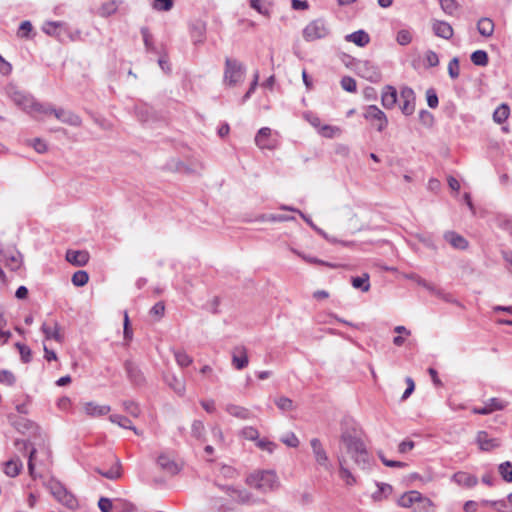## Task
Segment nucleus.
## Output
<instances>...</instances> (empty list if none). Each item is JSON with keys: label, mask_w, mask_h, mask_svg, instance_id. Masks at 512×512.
Segmentation results:
<instances>
[{"label": "nucleus", "mask_w": 512, "mask_h": 512, "mask_svg": "<svg viewBox=\"0 0 512 512\" xmlns=\"http://www.w3.org/2000/svg\"><path fill=\"white\" fill-rule=\"evenodd\" d=\"M341 449L351 457L354 463L365 469L369 465V453L361 437V431L352 427L342 431L340 437Z\"/></svg>", "instance_id": "f257e3e1"}, {"label": "nucleus", "mask_w": 512, "mask_h": 512, "mask_svg": "<svg viewBox=\"0 0 512 512\" xmlns=\"http://www.w3.org/2000/svg\"><path fill=\"white\" fill-rule=\"evenodd\" d=\"M246 482L250 487L264 493L274 491L280 486L274 470H257L247 477Z\"/></svg>", "instance_id": "f03ea898"}, {"label": "nucleus", "mask_w": 512, "mask_h": 512, "mask_svg": "<svg viewBox=\"0 0 512 512\" xmlns=\"http://www.w3.org/2000/svg\"><path fill=\"white\" fill-rule=\"evenodd\" d=\"M246 67L237 59L226 58L223 74V83L227 87L241 85L245 79Z\"/></svg>", "instance_id": "7ed1b4c3"}, {"label": "nucleus", "mask_w": 512, "mask_h": 512, "mask_svg": "<svg viewBox=\"0 0 512 512\" xmlns=\"http://www.w3.org/2000/svg\"><path fill=\"white\" fill-rule=\"evenodd\" d=\"M398 504L402 508H411L414 511L422 509L426 510L432 506V502L430 501V499L423 497L420 492L415 490L403 494L399 498Z\"/></svg>", "instance_id": "20e7f679"}, {"label": "nucleus", "mask_w": 512, "mask_h": 512, "mask_svg": "<svg viewBox=\"0 0 512 512\" xmlns=\"http://www.w3.org/2000/svg\"><path fill=\"white\" fill-rule=\"evenodd\" d=\"M328 34L329 28L323 19L313 20L303 29V37L306 41H315Z\"/></svg>", "instance_id": "39448f33"}, {"label": "nucleus", "mask_w": 512, "mask_h": 512, "mask_svg": "<svg viewBox=\"0 0 512 512\" xmlns=\"http://www.w3.org/2000/svg\"><path fill=\"white\" fill-rule=\"evenodd\" d=\"M5 94L21 109L28 111L31 108L34 98L20 91L15 85L9 84L5 87Z\"/></svg>", "instance_id": "423d86ee"}, {"label": "nucleus", "mask_w": 512, "mask_h": 512, "mask_svg": "<svg viewBox=\"0 0 512 512\" xmlns=\"http://www.w3.org/2000/svg\"><path fill=\"white\" fill-rule=\"evenodd\" d=\"M356 70L360 77L377 83L381 81L382 75L379 68L368 60H360L356 63Z\"/></svg>", "instance_id": "0eeeda50"}, {"label": "nucleus", "mask_w": 512, "mask_h": 512, "mask_svg": "<svg viewBox=\"0 0 512 512\" xmlns=\"http://www.w3.org/2000/svg\"><path fill=\"white\" fill-rule=\"evenodd\" d=\"M255 144L260 149L273 150L277 147V138L273 136L272 130L269 127L261 128L255 136Z\"/></svg>", "instance_id": "6e6552de"}, {"label": "nucleus", "mask_w": 512, "mask_h": 512, "mask_svg": "<svg viewBox=\"0 0 512 512\" xmlns=\"http://www.w3.org/2000/svg\"><path fill=\"white\" fill-rule=\"evenodd\" d=\"M364 118L376 122V128L379 132H382L388 125V119L385 113L376 105H369L366 108Z\"/></svg>", "instance_id": "1a4fd4ad"}, {"label": "nucleus", "mask_w": 512, "mask_h": 512, "mask_svg": "<svg viewBox=\"0 0 512 512\" xmlns=\"http://www.w3.org/2000/svg\"><path fill=\"white\" fill-rule=\"evenodd\" d=\"M400 109L406 116L412 115L415 111V93L410 87H402L400 90Z\"/></svg>", "instance_id": "9d476101"}, {"label": "nucleus", "mask_w": 512, "mask_h": 512, "mask_svg": "<svg viewBox=\"0 0 512 512\" xmlns=\"http://www.w3.org/2000/svg\"><path fill=\"white\" fill-rule=\"evenodd\" d=\"M508 406V402L497 397H492L484 402L483 407H474L472 413L488 415L495 411H502Z\"/></svg>", "instance_id": "9b49d317"}, {"label": "nucleus", "mask_w": 512, "mask_h": 512, "mask_svg": "<svg viewBox=\"0 0 512 512\" xmlns=\"http://www.w3.org/2000/svg\"><path fill=\"white\" fill-rule=\"evenodd\" d=\"M506 506L505 501H489V500H481V501H467L464 505L465 512H469L471 509H490L495 511H500Z\"/></svg>", "instance_id": "f8f14e48"}, {"label": "nucleus", "mask_w": 512, "mask_h": 512, "mask_svg": "<svg viewBox=\"0 0 512 512\" xmlns=\"http://www.w3.org/2000/svg\"><path fill=\"white\" fill-rule=\"evenodd\" d=\"M53 494L55 498L62 503L65 507H67L70 510H76L80 508L78 500L75 498L73 494L68 492L65 488L62 486H57L53 490Z\"/></svg>", "instance_id": "ddd939ff"}, {"label": "nucleus", "mask_w": 512, "mask_h": 512, "mask_svg": "<svg viewBox=\"0 0 512 512\" xmlns=\"http://www.w3.org/2000/svg\"><path fill=\"white\" fill-rule=\"evenodd\" d=\"M189 34L194 45L203 44L206 39V23L197 19L189 24Z\"/></svg>", "instance_id": "4468645a"}, {"label": "nucleus", "mask_w": 512, "mask_h": 512, "mask_svg": "<svg viewBox=\"0 0 512 512\" xmlns=\"http://www.w3.org/2000/svg\"><path fill=\"white\" fill-rule=\"evenodd\" d=\"M127 378L134 386H142L145 383V376L141 369L133 361L127 360L124 363Z\"/></svg>", "instance_id": "2eb2a0df"}, {"label": "nucleus", "mask_w": 512, "mask_h": 512, "mask_svg": "<svg viewBox=\"0 0 512 512\" xmlns=\"http://www.w3.org/2000/svg\"><path fill=\"white\" fill-rule=\"evenodd\" d=\"M224 491L235 503L249 504L254 502V497L245 489L227 486Z\"/></svg>", "instance_id": "dca6fc26"}, {"label": "nucleus", "mask_w": 512, "mask_h": 512, "mask_svg": "<svg viewBox=\"0 0 512 512\" xmlns=\"http://www.w3.org/2000/svg\"><path fill=\"white\" fill-rule=\"evenodd\" d=\"M310 445L316 462L325 469H328L329 460L321 441L318 438H312Z\"/></svg>", "instance_id": "f3484780"}, {"label": "nucleus", "mask_w": 512, "mask_h": 512, "mask_svg": "<svg viewBox=\"0 0 512 512\" xmlns=\"http://www.w3.org/2000/svg\"><path fill=\"white\" fill-rule=\"evenodd\" d=\"M51 113L61 122L68 124L70 126L79 127L82 124V119L77 114L66 111L62 108L59 109H50Z\"/></svg>", "instance_id": "a211bd4d"}, {"label": "nucleus", "mask_w": 512, "mask_h": 512, "mask_svg": "<svg viewBox=\"0 0 512 512\" xmlns=\"http://www.w3.org/2000/svg\"><path fill=\"white\" fill-rule=\"evenodd\" d=\"M451 479L458 486L466 489L472 488L478 483V478L475 475L465 471H458L454 473Z\"/></svg>", "instance_id": "6ab92c4d"}, {"label": "nucleus", "mask_w": 512, "mask_h": 512, "mask_svg": "<svg viewBox=\"0 0 512 512\" xmlns=\"http://www.w3.org/2000/svg\"><path fill=\"white\" fill-rule=\"evenodd\" d=\"M0 261L11 271H17L22 264L21 255L18 252L10 253L0 250Z\"/></svg>", "instance_id": "aec40b11"}, {"label": "nucleus", "mask_w": 512, "mask_h": 512, "mask_svg": "<svg viewBox=\"0 0 512 512\" xmlns=\"http://www.w3.org/2000/svg\"><path fill=\"white\" fill-rule=\"evenodd\" d=\"M476 442L482 451H491L500 446L499 440L491 438L486 431L477 433Z\"/></svg>", "instance_id": "412c9836"}, {"label": "nucleus", "mask_w": 512, "mask_h": 512, "mask_svg": "<svg viewBox=\"0 0 512 512\" xmlns=\"http://www.w3.org/2000/svg\"><path fill=\"white\" fill-rule=\"evenodd\" d=\"M41 331L45 335L46 340H55L59 343L64 341V336L60 332V325L58 322H53V325H49L48 323H43L41 326Z\"/></svg>", "instance_id": "4be33fe9"}, {"label": "nucleus", "mask_w": 512, "mask_h": 512, "mask_svg": "<svg viewBox=\"0 0 512 512\" xmlns=\"http://www.w3.org/2000/svg\"><path fill=\"white\" fill-rule=\"evenodd\" d=\"M249 363L247 350L243 346L235 347L232 352V364L237 370L244 369Z\"/></svg>", "instance_id": "5701e85b"}, {"label": "nucleus", "mask_w": 512, "mask_h": 512, "mask_svg": "<svg viewBox=\"0 0 512 512\" xmlns=\"http://www.w3.org/2000/svg\"><path fill=\"white\" fill-rule=\"evenodd\" d=\"M443 237L455 249L465 250L469 246L468 241L462 235L454 231H446Z\"/></svg>", "instance_id": "b1692460"}, {"label": "nucleus", "mask_w": 512, "mask_h": 512, "mask_svg": "<svg viewBox=\"0 0 512 512\" xmlns=\"http://www.w3.org/2000/svg\"><path fill=\"white\" fill-rule=\"evenodd\" d=\"M432 29L436 36L443 39L448 40L453 36V28L448 22L434 20L432 23Z\"/></svg>", "instance_id": "393cba45"}, {"label": "nucleus", "mask_w": 512, "mask_h": 512, "mask_svg": "<svg viewBox=\"0 0 512 512\" xmlns=\"http://www.w3.org/2000/svg\"><path fill=\"white\" fill-rule=\"evenodd\" d=\"M66 260L75 266H85L89 261V253L87 251L68 250Z\"/></svg>", "instance_id": "a878e982"}, {"label": "nucleus", "mask_w": 512, "mask_h": 512, "mask_svg": "<svg viewBox=\"0 0 512 512\" xmlns=\"http://www.w3.org/2000/svg\"><path fill=\"white\" fill-rule=\"evenodd\" d=\"M347 42L354 43L358 47H365L370 42L369 34L364 30H358L345 36Z\"/></svg>", "instance_id": "bb28decb"}, {"label": "nucleus", "mask_w": 512, "mask_h": 512, "mask_svg": "<svg viewBox=\"0 0 512 512\" xmlns=\"http://www.w3.org/2000/svg\"><path fill=\"white\" fill-rule=\"evenodd\" d=\"M94 471L109 480H117L122 475L121 463L119 459H116L115 463L107 470L97 467L94 469Z\"/></svg>", "instance_id": "cd10ccee"}, {"label": "nucleus", "mask_w": 512, "mask_h": 512, "mask_svg": "<svg viewBox=\"0 0 512 512\" xmlns=\"http://www.w3.org/2000/svg\"><path fill=\"white\" fill-rule=\"evenodd\" d=\"M381 102L386 109H391L395 106L397 102V91L393 86H385L382 92Z\"/></svg>", "instance_id": "c85d7f7f"}, {"label": "nucleus", "mask_w": 512, "mask_h": 512, "mask_svg": "<svg viewBox=\"0 0 512 512\" xmlns=\"http://www.w3.org/2000/svg\"><path fill=\"white\" fill-rule=\"evenodd\" d=\"M84 411L90 416H103L111 411L109 405H98L94 402H88L84 405Z\"/></svg>", "instance_id": "c756f323"}, {"label": "nucleus", "mask_w": 512, "mask_h": 512, "mask_svg": "<svg viewBox=\"0 0 512 512\" xmlns=\"http://www.w3.org/2000/svg\"><path fill=\"white\" fill-rule=\"evenodd\" d=\"M109 420L112 423L117 424L121 428L132 430L137 435L140 434L137 428L134 425H132L131 420L126 416L120 414H112L109 416Z\"/></svg>", "instance_id": "7c9ffc66"}, {"label": "nucleus", "mask_w": 512, "mask_h": 512, "mask_svg": "<svg viewBox=\"0 0 512 512\" xmlns=\"http://www.w3.org/2000/svg\"><path fill=\"white\" fill-rule=\"evenodd\" d=\"M227 413H229L231 416L246 420L251 418V412L242 406L234 405V404H228L225 408Z\"/></svg>", "instance_id": "2f4dec72"}, {"label": "nucleus", "mask_w": 512, "mask_h": 512, "mask_svg": "<svg viewBox=\"0 0 512 512\" xmlns=\"http://www.w3.org/2000/svg\"><path fill=\"white\" fill-rule=\"evenodd\" d=\"M159 466L166 472L174 475L179 471L178 465L167 455H160L157 460Z\"/></svg>", "instance_id": "473e14b6"}, {"label": "nucleus", "mask_w": 512, "mask_h": 512, "mask_svg": "<svg viewBox=\"0 0 512 512\" xmlns=\"http://www.w3.org/2000/svg\"><path fill=\"white\" fill-rule=\"evenodd\" d=\"M137 509H138V507L134 503H132L128 500H125L122 498L114 499V507H113L114 512H134Z\"/></svg>", "instance_id": "72a5a7b5"}, {"label": "nucleus", "mask_w": 512, "mask_h": 512, "mask_svg": "<svg viewBox=\"0 0 512 512\" xmlns=\"http://www.w3.org/2000/svg\"><path fill=\"white\" fill-rule=\"evenodd\" d=\"M510 115V108L507 104L502 103L493 112V120L497 124L504 123Z\"/></svg>", "instance_id": "f704fd0d"}, {"label": "nucleus", "mask_w": 512, "mask_h": 512, "mask_svg": "<svg viewBox=\"0 0 512 512\" xmlns=\"http://www.w3.org/2000/svg\"><path fill=\"white\" fill-rule=\"evenodd\" d=\"M338 462L340 466V477L346 482L347 485H352L355 483V478L352 473L346 468V459L344 456H338Z\"/></svg>", "instance_id": "c9c22d12"}, {"label": "nucleus", "mask_w": 512, "mask_h": 512, "mask_svg": "<svg viewBox=\"0 0 512 512\" xmlns=\"http://www.w3.org/2000/svg\"><path fill=\"white\" fill-rule=\"evenodd\" d=\"M22 469V462L19 459H11L5 463L4 472L9 477H16Z\"/></svg>", "instance_id": "e433bc0d"}, {"label": "nucleus", "mask_w": 512, "mask_h": 512, "mask_svg": "<svg viewBox=\"0 0 512 512\" xmlns=\"http://www.w3.org/2000/svg\"><path fill=\"white\" fill-rule=\"evenodd\" d=\"M165 382L178 394L183 395L185 393V384L181 379H178L175 375L165 376Z\"/></svg>", "instance_id": "4c0bfd02"}, {"label": "nucleus", "mask_w": 512, "mask_h": 512, "mask_svg": "<svg viewBox=\"0 0 512 512\" xmlns=\"http://www.w3.org/2000/svg\"><path fill=\"white\" fill-rule=\"evenodd\" d=\"M477 29L482 36L489 37L493 34L494 23L489 18H482L478 21Z\"/></svg>", "instance_id": "58836bf2"}, {"label": "nucleus", "mask_w": 512, "mask_h": 512, "mask_svg": "<svg viewBox=\"0 0 512 512\" xmlns=\"http://www.w3.org/2000/svg\"><path fill=\"white\" fill-rule=\"evenodd\" d=\"M294 252L299 257H301L304 261H306L307 263H310V264L324 265V266H327V267L332 268V269L342 267L341 264L326 262V261H323V260L318 259L316 257L308 256V255H305V254H303L301 252H298V251H295V250H294Z\"/></svg>", "instance_id": "ea45409f"}, {"label": "nucleus", "mask_w": 512, "mask_h": 512, "mask_svg": "<svg viewBox=\"0 0 512 512\" xmlns=\"http://www.w3.org/2000/svg\"><path fill=\"white\" fill-rule=\"evenodd\" d=\"M273 0H250V6L260 14L267 15Z\"/></svg>", "instance_id": "a19ab883"}, {"label": "nucleus", "mask_w": 512, "mask_h": 512, "mask_svg": "<svg viewBox=\"0 0 512 512\" xmlns=\"http://www.w3.org/2000/svg\"><path fill=\"white\" fill-rule=\"evenodd\" d=\"M351 283L355 289H360L363 292H367L370 289L369 275L366 273L360 277H353Z\"/></svg>", "instance_id": "79ce46f5"}, {"label": "nucleus", "mask_w": 512, "mask_h": 512, "mask_svg": "<svg viewBox=\"0 0 512 512\" xmlns=\"http://www.w3.org/2000/svg\"><path fill=\"white\" fill-rule=\"evenodd\" d=\"M471 61L476 66L484 67L488 64V54L484 50H476L471 54Z\"/></svg>", "instance_id": "37998d69"}, {"label": "nucleus", "mask_w": 512, "mask_h": 512, "mask_svg": "<svg viewBox=\"0 0 512 512\" xmlns=\"http://www.w3.org/2000/svg\"><path fill=\"white\" fill-rule=\"evenodd\" d=\"M319 133L326 138H334L341 134V129L337 126L321 125Z\"/></svg>", "instance_id": "c03bdc74"}, {"label": "nucleus", "mask_w": 512, "mask_h": 512, "mask_svg": "<svg viewBox=\"0 0 512 512\" xmlns=\"http://www.w3.org/2000/svg\"><path fill=\"white\" fill-rule=\"evenodd\" d=\"M191 434L198 440H204L205 426L202 421L194 420L191 426Z\"/></svg>", "instance_id": "a18cd8bd"}, {"label": "nucleus", "mask_w": 512, "mask_h": 512, "mask_svg": "<svg viewBox=\"0 0 512 512\" xmlns=\"http://www.w3.org/2000/svg\"><path fill=\"white\" fill-rule=\"evenodd\" d=\"M498 470L503 480L512 482V463L510 461L501 463Z\"/></svg>", "instance_id": "49530a36"}, {"label": "nucleus", "mask_w": 512, "mask_h": 512, "mask_svg": "<svg viewBox=\"0 0 512 512\" xmlns=\"http://www.w3.org/2000/svg\"><path fill=\"white\" fill-rule=\"evenodd\" d=\"M88 280H89L88 273L84 270H79V271L75 272L71 279L73 285H75L77 287H82V286L86 285Z\"/></svg>", "instance_id": "de8ad7c7"}, {"label": "nucleus", "mask_w": 512, "mask_h": 512, "mask_svg": "<svg viewBox=\"0 0 512 512\" xmlns=\"http://www.w3.org/2000/svg\"><path fill=\"white\" fill-rule=\"evenodd\" d=\"M64 26V23L62 22H55V21H49L44 23L43 25V32L50 36H56L58 35L57 30L62 28Z\"/></svg>", "instance_id": "09e8293b"}, {"label": "nucleus", "mask_w": 512, "mask_h": 512, "mask_svg": "<svg viewBox=\"0 0 512 512\" xmlns=\"http://www.w3.org/2000/svg\"><path fill=\"white\" fill-rule=\"evenodd\" d=\"M406 278L415 281L418 285L424 287L430 292H435V287L416 273L407 274Z\"/></svg>", "instance_id": "8fccbe9b"}, {"label": "nucleus", "mask_w": 512, "mask_h": 512, "mask_svg": "<svg viewBox=\"0 0 512 512\" xmlns=\"http://www.w3.org/2000/svg\"><path fill=\"white\" fill-rule=\"evenodd\" d=\"M255 445H256L259 449H261V450H263V451H267V452H268V453H270V454H272V453L275 451V449L277 448V444H276V443H274V442H272V441H270V440H269V439H267V438H259V439L256 441Z\"/></svg>", "instance_id": "3c124183"}, {"label": "nucleus", "mask_w": 512, "mask_h": 512, "mask_svg": "<svg viewBox=\"0 0 512 512\" xmlns=\"http://www.w3.org/2000/svg\"><path fill=\"white\" fill-rule=\"evenodd\" d=\"M294 217L292 216H286L282 214H268V215H261L258 220L259 221H270V222H285L293 220Z\"/></svg>", "instance_id": "603ef678"}, {"label": "nucleus", "mask_w": 512, "mask_h": 512, "mask_svg": "<svg viewBox=\"0 0 512 512\" xmlns=\"http://www.w3.org/2000/svg\"><path fill=\"white\" fill-rule=\"evenodd\" d=\"M340 84L342 89L347 92L355 93L357 91V83L355 79L350 76L342 77Z\"/></svg>", "instance_id": "864d4df0"}, {"label": "nucleus", "mask_w": 512, "mask_h": 512, "mask_svg": "<svg viewBox=\"0 0 512 512\" xmlns=\"http://www.w3.org/2000/svg\"><path fill=\"white\" fill-rule=\"evenodd\" d=\"M276 406L282 411H291L294 409L293 401L285 396H281L275 400Z\"/></svg>", "instance_id": "5fc2aeb1"}, {"label": "nucleus", "mask_w": 512, "mask_h": 512, "mask_svg": "<svg viewBox=\"0 0 512 512\" xmlns=\"http://www.w3.org/2000/svg\"><path fill=\"white\" fill-rule=\"evenodd\" d=\"M441 9L448 15H454L458 10V3L455 0H440Z\"/></svg>", "instance_id": "6e6d98bb"}, {"label": "nucleus", "mask_w": 512, "mask_h": 512, "mask_svg": "<svg viewBox=\"0 0 512 512\" xmlns=\"http://www.w3.org/2000/svg\"><path fill=\"white\" fill-rule=\"evenodd\" d=\"M175 360L181 367H187L192 363V357H190L185 351H175Z\"/></svg>", "instance_id": "4d7b16f0"}, {"label": "nucleus", "mask_w": 512, "mask_h": 512, "mask_svg": "<svg viewBox=\"0 0 512 512\" xmlns=\"http://www.w3.org/2000/svg\"><path fill=\"white\" fill-rule=\"evenodd\" d=\"M50 109H54V108L51 106L43 105L34 99L31 108L28 109L27 112L28 113H39V114H52Z\"/></svg>", "instance_id": "13d9d810"}, {"label": "nucleus", "mask_w": 512, "mask_h": 512, "mask_svg": "<svg viewBox=\"0 0 512 512\" xmlns=\"http://www.w3.org/2000/svg\"><path fill=\"white\" fill-rule=\"evenodd\" d=\"M16 382L15 375L6 369H3L0 371V383L7 385V386H13Z\"/></svg>", "instance_id": "bf43d9fd"}, {"label": "nucleus", "mask_w": 512, "mask_h": 512, "mask_svg": "<svg viewBox=\"0 0 512 512\" xmlns=\"http://www.w3.org/2000/svg\"><path fill=\"white\" fill-rule=\"evenodd\" d=\"M123 408L129 415H131L135 418L139 417V415L141 413V410H140L138 404L133 401H129V400L124 401Z\"/></svg>", "instance_id": "052dcab7"}, {"label": "nucleus", "mask_w": 512, "mask_h": 512, "mask_svg": "<svg viewBox=\"0 0 512 512\" xmlns=\"http://www.w3.org/2000/svg\"><path fill=\"white\" fill-rule=\"evenodd\" d=\"M241 436L247 440L256 442L259 439V432L256 428L247 426L241 430Z\"/></svg>", "instance_id": "680f3d73"}, {"label": "nucleus", "mask_w": 512, "mask_h": 512, "mask_svg": "<svg viewBox=\"0 0 512 512\" xmlns=\"http://www.w3.org/2000/svg\"><path fill=\"white\" fill-rule=\"evenodd\" d=\"M448 74L452 79H456L459 77L460 68H459V59L454 57L450 60L448 64Z\"/></svg>", "instance_id": "e2e57ef3"}, {"label": "nucleus", "mask_w": 512, "mask_h": 512, "mask_svg": "<svg viewBox=\"0 0 512 512\" xmlns=\"http://www.w3.org/2000/svg\"><path fill=\"white\" fill-rule=\"evenodd\" d=\"M281 442L288 447L296 448L299 445V439L293 432H289L283 437H281Z\"/></svg>", "instance_id": "0e129e2a"}, {"label": "nucleus", "mask_w": 512, "mask_h": 512, "mask_svg": "<svg viewBox=\"0 0 512 512\" xmlns=\"http://www.w3.org/2000/svg\"><path fill=\"white\" fill-rule=\"evenodd\" d=\"M378 456L380 458V460L382 461V463L387 466V467H391V468H405L407 466V464L405 462H401V461H395V460H389L387 459L383 452H378Z\"/></svg>", "instance_id": "69168bd1"}, {"label": "nucleus", "mask_w": 512, "mask_h": 512, "mask_svg": "<svg viewBox=\"0 0 512 512\" xmlns=\"http://www.w3.org/2000/svg\"><path fill=\"white\" fill-rule=\"evenodd\" d=\"M396 40L398 44L405 46L412 41V35L409 30L402 29L397 33Z\"/></svg>", "instance_id": "338daca9"}, {"label": "nucleus", "mask_w": 512, "mask_h": 512, "mask_svg": "<svg viewBox=\"0 0 512 512\" xmlns=\"http://www.w3.org/2000/svg\"><path fill=\"white\" fill-rule=\"evenodd\" d=\"M417 239L423 243L427 248L433 250V251H436L437 250V246L433 240V237L432 235L430 234H419L417 235Z\"/></svg>", "instance_id": "774afa93"}]
</instances>
